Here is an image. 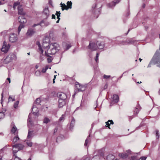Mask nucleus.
<instances>
[{
    "label": "nucleus",
    "instance_id": "ddd939ff",
    "mask_svg": "<svg viewBox=\"0 0 160 160\" xmlns=\"http://www.w3.org/2000/svg\"><path fill=\"white\" fill-rule=\"evenodd\" d=\"M14 122H12L11 123V125L13 126L12 128L11 129V132L12 133L17 134L18 133L17 128L16 126L14 125Z\"/></svg>",
    "mask_w": 160,
    "mask_h": 160
},
{
    "label": "nucleus",
    "instance_id": "c03bdc74",
    "mask_svg": "<svg viewBox=\"0 0 160 160\" xmlns=\"http://www.w3.org/2000/svg\"><path fill=\"white\" fill-rule=\"evenodd\" d=\"M41 72L40 71H37L35 72V75L37 76H38L40 75Z\"/></svg>",
    "mask_w": 160,
    "mask_h": 160
},
{
    "label": "nucleus",
    "instance_id": "4d7b16f0",
    "mask_svg": "<svg viewBox=\"0 0 160 160\" xmlns=\"http://www.w3.org/2000/svg\"><path fill=\"white\" fill-rule=\"evenodd\" d=\"M47 61L48 63L51 62L52 61V59L51 58H48L47 59Z\"/></svg>",
    "mask_w": 160,
    "mask_h": 160
},
{
    "label": "nucleus",
    "instance_id": "c756f323",
    "mask_svg": "<svg viewBox=\"0 0 160 160\" xmlns=\"http://www.w3.org/2000/svg\"><path fill=\"white\" fill-rule=\"evenodd\" d=\"M24 27V24L21 23V24L19 26L18 28V33H19L22 28H23Z\"/></svg>",
    "mask_w": 160,
    "mask_h": 160
},
{
    "label": "nucleus",
    "instance_id": "5701e85b",
    "mask_svg": "<svg viewBox=\"0 0 160 160\" xmlns=\"http://www.w3.org/2000/svg\"><path fill=\"white\" fill-rule=\"evenodd\" d=\"M115 156L112 154H109L107 157V160H117V159L114 160Z\"/></svg>",
    "mask_w": 160,
    "mask_h": 160
},
{
    "label": "nucleus",
    "instance_id": "412c9836",
    "mask_svg": "<svg viewBox=\"0 0 160 160\" xmlns=\"http://www.w3.org/2000/svg\"><path fill=\"white\" fill-rule=\"evenodd\" d=\"M13 147L15 148L17 147L19 150H20L22 149L23 148L24 146L21 144H18L13 145Z\"/></svg>",
    "mask_w": 160,
    "mask_h": 160
},
{
    "label": "nucleus",
    "instance_id": "aec40b11",
    "mask_svg": "<svg viewBox=\"0 0 160 160\" xmlns=\"http://www.w3.org/2000/svg\"><path fill=\"white\" fill-rule=\"evenodd\" d=\"M34 136L33 131L28 130L27 138L28 139L31 138Z\"/></svg>",
    "mask_w": 160,
    "mask_h": 160
},
{
    "label": "nucleus",
    "instance_id": "3c124183",
    "mask_svg": "<svg viewBox=\"0 0 160 160\" xmlns=\"http://www.w3.org/2000/svg\"><path fill=\"white\" fill-rule=\"evenodd\" d=\"M11 99H12V101H13L15 100L14 98H12L11 96H9L8 98V102L11 101Z\"/></svg>",
    "mask_w": 160,
    "mask_h": 160
},
{
    "label": "nucleus",
    "instance_id": "1a4fd4ad",
    "mask_svg": "<svg viewBox=\"0 0 160 160\" xmlns=\"http://www.w3.org/2000/svg\"><path fill=\"white\" fill-rule=\"evenodd\" d=\"M35 32L36 31L35 29L32 28H30L28 29L27 32L26 33V35L28 36L31 37L34 34Z\"/></svg>",
    "mask_w": 160,
    "mask_h": 160
},
{
    "label": "nucleus",
    "instance_id": "680f3d73",
    "mask_svg": "<svg viewBox=\"0 0 160 160\" xmlns=\"http://www.w3.org/2000/svg\"><path fill=\"white\" fill-rule=\"evenodd\" d=\"M56 16L54 14H52V19H55Z\"/></svg>",
    "mask_w": 160,
    "mask_h": 160
},
{
    "label": "nucleus",
    "instance_id": "2f4dec72",
    "mask_svg": "<svg viewBox=\"0 0 160 160\" xmlns=\"http://www.w3.org/2000/svg\"><path fill=\"white\" fill-rule=\"evenodd\" d=\"M90 139V135L88 136L85 141V143L84 144V146H87L88 145V143Z\"/></svg>",
    "mask_w": 160,
    "mask_h": 160
},
{
    "label": "nucleus",
    "instance_id": "cd10ccee",
    "mask_svg": "<svg viewBox=\"0 0 160 160\" xmlns=\"http://www.w3.org/2000/svg\"><path fill=\"white\" fill-rule=\"evenodd\" d=\"M106 127H109V128L110 129L109 126L111 124H113V122L112 120H109L108 122H106Z\"/></svg>",
    "mask_w": 160,
    "mask_h": 160
},
{
    "label": "nucleus",
    "instance_id": "bf43d9fd",
    "mask_svg": "<svg viewBox=\"0 0 160 160\" xmlns=\"http://www.w3.org/2000/svg\"><path fill=\"white\" fill-rule=\"evenodd\" d=\"M97 4L95 3L94 5H93L92 6V8L95 9L97 7Z\"/></svg>",
    "mask_w": 160,
    "mask_h": 160
},
{
    "label": "nucleus",
    "instance_id": "7c9ffc66",
    "mask_svg": "<svg viewBox=\"0 0 160 160\" xmlns=\"http://www.w3.org/2000/svg\"><path fill=\"white\" fill-rule=\"evenodd\" d=\"M13 147V152L14 153V156H15V154L18 151V148L17 147H14L13 145L12 146Z\"/></svg>",
    "mask_w": 160,
    "mask_h": 160
},
{
    "label": "nucleus",
    "instance_id": "9b49d317",
    "mask_svg": "<svg viewBox=\"0 0 160 160\" xmlns=\"http://www.w3.org/2000/svg\"><path fill=\"white\" fill-rule=\"evenodd\" d=\"M19 22L21 23L24 24L26 23L27 20L26 18L25 15H21L18 18Z\"/></svg>",
    "mask_w": 160,
    "mask_h": 160
},
{
    "label": "nucleus",
    "instance_id": "f3484780",
    "mask_svg": "<svg viewBox=\"0 0 160 160\" xmlns=\"http://www.w3.org/2000/svg\"><path fill=\"white\" fill-rule=\"evenodd\" d=\"M66 104V100L62 99L58 100V107L59 108L62 107Z\"/></svg>",
    "mask_w": 160,
    "mask_h": 160
},
{
    "label": "nucleus",
    "instance_id": "423d86ee",
    "mask_svg": "<svg viewBox=\"0 0 160 160\" xmlns=\"http://www.w3.org/2000/svg\"><path fill=\"white\" fill-rule=\"evenodd\" d=\"M50 15V12L48 8H46L44 9L42 13V17L45 19H47Z\"/></svg>",
    "mask_w": 160,
    "mask_h": 160
},
{
    "label": "nucleus",
    "instance_id": "37998d69",
    "mask_svg": "<svg viewBox=\"0 0 160 160\" xmlns=\"http://www.w3.org/2000/svg\"><path fill=\"white\" fill-rule=\"evenodd\" d=\"M4 114L3 112H0V119H2L4 117Z\"/></svg>",
    "mask_w": 160,
    "mask_h": 160
},
{
    "label": "nucleus",
    "instance_id": "603ef678",
    "mask_svg": "<svg viewBox=\"0 0 160 160\" xmlns=\"http://www.w3.org/2000/svg\"><path fill=\"white\" fill-rule=\"evenodd\" d=\"M90 158L88 157H85L83 158L82 160H90Z\"/></svg>",
    "mask_w": 160,
    "mask_h": 160
},
{
    "label": "nucleus",
    "instance_id": "49530a36",
    "mask_svg": "<svg viewBox=\"0 0 160 160\" xmlns=\"http://www.w3.org/2000/svg\"><path fill=\"white\" fill-rule=\"evenodd\" d=\"M27 144L29 147H31L32 146V143L29 141H27L26 142Z\"/></svg>",
    "mask_w": 160,
    "mask_h": 160
},
{
    "label": "nucleus",
    "instance_id": "052dcab7",
    "mask_svg": "<svg viewBox=\"0 0 160 160\" xmlns=\"http://www.w3.org/2000/svg\"><path fill=\"white\" fill-rule=\"evenodd\" d=\"M68 7H66V8H64L63 7H62V11L64 10V9H66V10H68Z\"/></svg>",
    "mask_w": 160,
    "mask_h": 160
},
{
    "label": "nucleus",
    "instance_id": "72a5a7b5",
    "mask_svg": "<svg viewBox=\"0 0 160 160\" xmlns=\"http://www.w3.org/2000/svg\"><path fill=\"white\" fill-rule=\"evenodd\" d=\"M50 122V120L47 117H45L43 121V122L47 124Z\"/></svg>",
    "mask_w": 160,
    "mask_h": 160
},
{
    "label": "nucleus",
    "instance_id": "69168bd1",
    "mask_svg": "<svg viewBox=\"0 0 160 160\" xmlns=\"http://www.w3.org/2000/svg\"><path fill=\"white\" fill-rule=\"evenodd\" d=\"M2 99H1V100L2 101V102H1V104L2 103V98H3V93L2 92Z\"/></svg>",
    "mask_w": 160,
    "mask_h": 160
},
{
    "label": "nucleus",
    "instance_id": "e2e57ef3",
    "mask_svg": "<svg viewBox=\"0 0 160 160\" xmlns=\"http://www.w3.org/2000/svg\"><path fill=\"white\" fill-rule=\"evenodd\" d=\"M58 130V128H56L54 131V133H55Z\"/></svg>",
    "mask_w": 160,
    "mask_h": 160
},
{
    "label": "nucleus",
    "instance_id": "6e6552de",
    "mask_svg": "<svg viewBox=\"0 0 160 160\" xmlns=\"http://www.w3.org/2000/svg\"><path fill=\"white\" fill-rule=\"evenodd\" d=\"M127 153H122L119 154V156L121 158L123 159H124L127 158L129 155L133 154L132 152L130 150H127Z\"/></svg>",
    "mask_w": 160,
    "mask_h": 160
},
{
    "label": "nucleus",
    "instance_id": "e433bc0d",
    "mask_svg": "<svg viewBox=\"0 0 160 160\" xmlns=\"http://www.w3.org/2000/svg\"><path fill=\"white\" fill-rule=\"evenodd\" d=\"M99 157L98 155H95L92 158L91 160H99Z\"/></svg>",
    "mask_w": 160,
    "mask_h": 160
},
{
    "label": "nucleus",
    "instance_id": "58836bf2",
    "mask_svg": "<svg viewBox=\"0 0 160 160\" xmlns=\"http://www.w3.org/2000/svg\"><path fill=\"white\" fill-rule=\"evenodd\" d=\"M20 2H15L13 6V8L14 9H15V8L17 6L19 5H20Z\"/></svg>",
    "mask_w": 160,
    "mask_h": 160
},
{
    "label": "nucleus",
    "instance_id": "8fccbe9b",
    "mask_svg": "<svg viewBox=\"0 0 160 160\" xmlns=\"http://www.w3.org/2000/svg\"><path fill=\"white\" fill-rule=\"evenodd\" d=\"M110 77V75H104L103 76V78L104 79H108Z\"/></svg>",
    "mask_w": 160,
    "mask_h": 160
},
{
    "label": "nucleus",
    "instance_id": "f257e3e1",
    "mask_svg": "<svg viewBox=\"0 0 160 160\" xmlns=\"http://www.w3.org/2000/svg\"><path fill=\"white\" fill-rule=\"evenodd\" d=\"M60 49L59 45L56 42L51 43L49 45L47 52H45V55L47 57L50 56V55H53L58 52Z\"/></svg>",
    "mask_w": 160,
    "mask_h": 160
},
{
    "label": "nucleus",
    "instance_id": "c9c22d12",
    "mask_svg": "<svg viewBox=\"0 0 160 160\" xmlns=\"http://www.w3.org/2000/svg\"><path fill=\"white\" fill-rule=\"evenodd\" d=\"M48 68L49 66H46L45 68H43L42 69V72L43 73H45Z\"/></svg>",
    "mask_w": 160,
    "mask_h": 160
},
{
    "label": "nucleus",
    "instance_id": "774afa93",
    "mask_svg": "<svg viewBox=\"0 0 160 160\" xmlns=\"http://www.w3.org/2000/svg\"><path fill=\"white\" fill-rule=\"evenodd\" d=\"M62 5L63 7H65V8H66V7H67V6L65 4H62Z\"/></svg>",
    "mask_w": 160,
    "mask_h": 160
},
{
    "label": "nucleus",
    "instance_id": "a211bd4d",
    "mask_svg": "<svg viewBox=\"0 0 160 160\" xmlns=\"http://www.w3.org/2000/svg\"><path fill=\"white\" fill-rule=\"evenodd\" d=\"M120 1L119 0H116V2H112L108 4L107 5L110 8H112L115 6L116 3L119 2Z\"/></svg>",
    "mask_w": 160,
    "mask_h": 160
},
{
    "label": "nucleus",
    "instance_id": "f704fd0d",
    "mask_svg": "<svg viewBox=\"0 0 160 160\" xmlns=\"http://www.w3.org/2000/svg\"><path fill=\"white\" fill-rule=\"evenodd\" d=\"M67 6L68 8H72V2L71 1H68L67 2Z\"/></svg>",
    "mask_w": 160,
    "mask_h": 160
},
{
    "label": "nucleus",
    "instance_id": "a19ab883",
    "mask_svg": "<svg viewBox=\"0 0 160 160\" xmlns=\"http://www.w3.org/2000/svg\"><path fill=\"white\" fill-rule=\"evenodd\" d=\"M19 102L18 101H17L15 102L13 106L15 108H17L18 107V105L19 104Z\"/></svg>",
    "mask_w": 160,
    "mask_h": 160
},
{
    "label": "nucleus",
    "instance_id": "7ed1b4c3",
    "mask_svg": "<svg viewBox=\"0 0 160 160\" xmlns=\"http://www.w3.org/2000/svg\"><path fill=\"white\" fill-rule=\"evenodd\" d=\"M88 48L92 51L97 50L98 49V45L96 44V41L90 42Z\"/></svg>",
    "mask_w": 160,
    "mask_h": 160
},
{
    "label": "nucleus",
    "instance_id": "5fc2aeb1",
    "mask_svg": "<svg viewBox=\"0 0 160 160\" xmlns=\"http://www.w3.org/2000/svg\"><path fill=\"white\" fill-rule=\"evenodd\" d=\"M2 151L1 150V151H0V160H2Z\"/></svg>",
    "mask_w": 160,
    "mask_h": 160
},
{
    "label": "nucleus",
    "instance_id": "20e7f679",
    "mask_svg": "<svg viewBox=\"0 0 160 160\" xmlns=\"http://www.w3.org/2000/svg\"><path fill=\"white\" fill-rule=\"evenodd\" d=\"M10 45L9 44H7L6 42L4 41L2 48L1 49L2 51L4 53H6L8 51Z\"/></svg>",
    "mask_w": 160,
    "mask_h": 160
},
{
    "label": "nucleus",
    "instance_id": "0e129e2a",
    "mask_svg": "<svg viewBox=\"0 0 160 160\" xmlns=\"http://www.w3.org/2000/svg\"><path fill=\"white\" fill-rule=\"evenodd\" d=\"M108 87V85L107 84H106L104 87V89H106Z\"/></svg>",
    "mask_w": 160,
    "mask_h": 160
},
{
    "label": "nucleus",
    "instance_id": "864d4df0",
    "mask_svg": "<svg viewBox=\"0 0 160 160\" xmlns=\"http://www.w3.org/2000/svg\"><path fill=\"white\" fill-rule=\"evenodd\" d=\"M5 0H1L0 1V5L3 4L5 3Z\"/></svg>",
    "mask_w": 160,
    "mask_h": 160
},
{
    "label": "nucleus",
    "instance_id": "4468645a",
    "mask_svg": "<svg viewBox=\"0 0 160 160\" xmlns=\"http://www.w3.org/2000/svg\"><path fill=\"white\" fill-rule=\"evenodd\" d=\"M96 44L98 45V48L102 49L104 47V43L103 42L97 41H96Z\"/></svg>",
    "mask_w": 160,
    "mask_h": 160
},
{
    "label": "nucleus",
    "instance_id": "9d476101",
    "mask_svg": "<svg viewBox=\"0 0 160 160\" xmlns=\"http://www.w3.org/2000/svg\"><path fill=\"white\" fill-rule=\"evenodd\" d=\"M17 40V37L16 34L12 33L10 35L9 41L10 42H16Z\"/></svg>",
    "mask_w": 160,
    "mask_h": 160
},
{
    "label": "nucleus",
    "instance_id": "dca6fc26",
    "mask_svg": "<svg viewBox=\"0 0 160 160\" xmlns=\"http://www.w3.org/2000/svg\"><path fill=\"white\" fill-rule=\"evenodd\" d=\"M18 13L21 15H25V12L23 11L22 5H19L18 7Z\"/></svg>",
    "mask_w": 160,
    "mask_h": 160
},
{
    "label": "nucleus",
    "instance_id": "ea45409f",
    "mask_svg": "<svg viewBox=\"0 0 160 160\" xmlns=\"http://www.w3.org/2000/svg\"><path fill=\"white\" fill-rule=\"evenodd\" d=\"M156 132V139H158L159 138V131L158 130H156L155 131Z\"/></svg>",
    "mask_w": 160,
    "mask_h": 160
},
{
    "label": "nucleus",
    "instance_id": "338daca9",
    "mask_svg": "<svg viewBox=\"0 0 160 160\" xmlns=\"http://www.w3.org/2000/svg\"><path fill=\"white\" fill-rule=\"evenodd\" d=\"M7 80H8V81L9 82V83H10V82H11V81H10V78H7Z\"/></svg>",
    "mask_w": 160,
    "mask_h": 160
},
{
    "label": "nucleus",
    "instance_id": "4be33fe9",
    "mask_svg": "<svg viewBox=\"0 0 160 160\" xmlns=\"http://www.w3.org/2000/svg\"><path fill=\"white\" fill-rule=\"evenodd\" d=\"M113 99L114 102L115 103H117L119 100L118 96L116 94H114L113 96Z\"/></svg>",
    "mask_w": 160,
    "mask_h": 160
},
{
    "label": "nucleus",
    "instance_id": "13d9d810",
    "mask_svg": "<svg viewBox=\"0 0 160 160\" xmlns=\"http://www.w3.org/2000/svg\"><path fill=\"white\" fill-rule=\"evenodd\" d=\"M38 111H37L36 112H33V114L35 116H37L38 115Z\"/></svg>",
    "mask_w": 160,
    "mask_h": 160
},
{
    "label": "nucleus",
    "instance_id": "de8ad7c7",
    "mask_svg": "<svg viewBox=\"0 0 160 160\" xmlns=\"http://www.w3.org/2000/svg\"><path fill=\"white\" fill-rule=\"evenodd\" d=\"M35 102L37 104H39L40 102V99L39 98L36 99L35 101Z\"/></svg>",
    "mask_w": 160,
    "mask_h": 160
},
{
    "label": "nucleus",
    "instance_id": "2eb2a0df",
    "mask_svg": "<svg viewBox=\"0 0 160 160\" xmlns=\"http://www.w3.org/2000/svg\"><path fill=\"white\" fill-rule=\"evenodd\" d=\"M45 18L44 19L41 21L39 23V25H40L42 26H47L49 25L50 24L49 22H47Z\"/></svg>",
    "mask_w": 160,
    "mask_h": 160
},
{
    "label": "nucleus",
    "instance_id": "4c0bfd02",
    "mask_svg": "<svg viewBox=\"0 0 160 160\" xmlns=\"http://www.w3.org/2000/svg\"><path fill=\"white\" fill-rule=\"evenodd\" d=\"M130 160H138V158L137 156H131L130 158Z\"/></svg>",
    "mask_w": 160,
    "mask_h": 160
},
{
    "label": "nucleus",
    "instance_id": "f03ea898",
    "mask_svg": "<svg viewBox=\"0 0 160 160\" xmlns=\"http://www.w3.org/2000/svg\"><path fill=\"white\" fill-rule=\"evenodd\" d=\"M160 62V54L158 51H157L154 54L153 58L148 64V67H150L151 64L153 63L155 64Z\"/></svg>",
    "mask_w": 160,
    "mask_h": 160
},
{
    "label": "nucleus",
    "instance_id": "a878e982",
    "mask_svg": "<svg viewBox=\"0 0 160 160\" xmlns=\"http://www.w3.org/2000/svg\"><path fill=\"white\" fill-rule=\"evenodd\" d=\"M32 114L31 113H30L28 117V125L29 124H30L31 125H32Z\"/></svg>",
    "mask_w": 160,
    "mask_h": 160
},
{
    "label": "nucleus",
    "instance_id": "6ab92c4d",
    "mask_svg": "<svg viewBox=\"0 0 160 160\" xmlns=\"http://www.w3.org/2000/svg\"><path fill=\"white\" fill-rule=\"evenodd\" d=\"M37 44L38 47V52L40 54H42L43 52V50L41 47L40 42H37Z\"/></svg>",
    "mask_w": 160,
    "mask_h": 160
},
{
    "label": "nucleus",
    "instance_id": "c85d7f7f",
    "mask_svg": "<svg viewBox=\"0 0 160 160\" xmlns=\"http://www.w3.org/2000/svg\"><path fill=\"white\" fill-rule=\"evenodd\" d=\"M140 109V106L139 105H137L134 110V114L137 115L139 112Z\"/></svg>",
    "mask_w": 160,
    "mask_h": 160
},
{
    "label": "nucleus",
    "instance_id": "b1692460",
    "mask_svg": "<svg viewBox=\"0 0 160 160\" xmlns=\"http://www.w3.org/2000/svg\"><path fill=\"white\" fill-rule=\"evenodd\" d=\"M75 123V120L74 118L72 117V121L70 123V129H72L73 128L74 126V125Z\"/></svg>",
    "mask_w": 160,
    "mask_h": 160
},
{
    "label": "nucleus",
    "instance_id": "0eeeda50",
    "mask_svg": "<svg viewBox=\"0 0 160 160\" xmlns=\"http://www.w3.org/2000/svg\"><path fill=\"white\" fill-rule=\"evenodd\" d=\"M76 88L78 92H81L85 90L86 87L83 85H80L78 82H76Z\"/></svg>",
    "mask_w": 160,
    "mask_h": 160
},
{
    "label": "nucleus",
    "instance_id": "09e8293b",
    "mask_svg": "<svg viewBox=\"0 0 160 160\" xmlns=\"http://www.w3.org/2000/svg\"><path fill=\"white\" fill-rule=\"evenodd\" d=\"M99 55V54L98 53H97L96 56V58L95 59V60L96 62H97L98 61Z\"/></svg>",
    "mask_w": 160,
    "mask_h": 160
},
{
    "label": "nucleus",
    "instance_id": "a18cd8bd",
    "mask_svg": "<svg viewBox=\"0 0 160 160\" xmlns=\"http://www.w3.org/2000/svg\"><path fill=\"white\" fill-rule=\"evenodd\" d=\"M60 14L61 13L60 12L57 11L56 13V15L57 16V18H60L59 17L60 16Z\"/></svg>",
    "mask_w": 160,
    "mask_h": 160
},
{
    "label": "nucleus",
    "instance_id": "bb28decb",
    "mask_svg": "<svg viewBox=\"0 0 160 160\" xmlns=\"http://www.w3.org/2000/svg\"><path fill=\"white\" fill-rule=\"evenodd\" d=\"M63 45L66 50L68 49L71 47V45L70 44H66L65 42L63 43Z\"/></svg>",
    "mask_w": 160,
    "mask_h": 160
},
{
    "label": "nucleus",
    "instance_id": "473e14b6",
    "mask_svg": "<svg viewBox=\"0 0 160 160\" xmlns=\"http://www.w3.org/2000/svg\"><path fill=\"white\" fill-rule=\"evenodd\" d=\"M19 140V138L18 135L15 136L13 139V142L14 143Z\"/></svg>",
    "mask_w": 160,
    "mask_h": 160
},
{
    "label": "nucleus",
    "instance_id": "39448f33",
    "mask_svg": "<svg viewBox=\"0 0 160 160\" xmlns=\"http://www.w3.org/2000/svg\"><path fill=\"white\" fill-rule=\"evenodd\" d=\"M50 42V39L48 37H46L43 40V43L42 47L43 48H46L48 46L50 45L49 42Z\"/></svg>",
    "mask_w": 160,
    "mask_h": 160
},
{
    "label": "nucleus",
    "instance_id": "393cba45",
    "mask_svg": "<svg viewBox=\"0 0 160 160\" xmlns=\"http://www.w3.org/2000/svg\"><path fill=\"white\" fill-rule=\"evenodd\" d=\"M134 43V42L132 40H128L126 41H122V44H133Z\"/></svg>",
    "mask_w": 160,
    "mask_h": 160
},
{
    "label": "nucleus",
    "instance_id": "79ce46f5",
    "mask_svg": "<svg viewBox=\"0 0 160 160\" xmlns=\"http://www.w3.org/2000/svg\"><path fill=\"white\" fill-rule=\"evenodd\" d=\"M64 120V116L63 115H62L61 117L59 119V120L60 122H62Z\"/></svg>",
    "mask_w": 160,
    "mask_h": 160
},
{
    "label": "nucleus",
    "instance_id": "f8f14e48",
    "mask_svg": "<svg viewBox=\"0 0 160 160\" xmlns=\"http://www.w3.org/2000/svg\"><path fill=\"white\" fill-rule=\"evenodd\" d=\"M58 96L59 98V99L66 100L67 98L66 94L63 92H59L58 93Z\"/></svg>",
    "mask_w": 160,
    "mask_h": 160
},
{
    "label": "nucleus",
    "instance_id": "6e6d98bb",
    "mask_svg": "<svg viewBox=\"0 0 160 160\" xmlns=\"http://www.w3.org/2000/svg\"><path fill=\"white\" fill-rule=\"evenodd\" d=\"M15 158H14V160H21L20 158H19L17 157V156H16L15 155V156H14Z\"/></svg>",
    "mask_w": 160,
    "mask_h": 160
}]
</instances>
